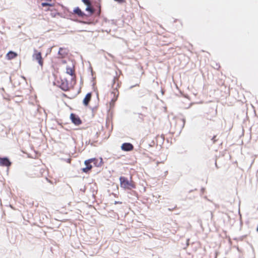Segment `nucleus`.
Returning <instances> with one entry per match:
<instances>
[{
    "label": "nucleus",
    "mask_w": 258,
    "mask_h": 258,
    "mask_svg": "<svg viewBox=\"0 0 258 258\" xmlns=\"http://www.w3.org/2000/svg\"><path fill=\"white\" fill-rule=\"evenodd\" d=\"M119 181L120 187L125 189L131 190L136 187L135 182L133 180H128L125 177L121 176L119 178Z\"/></svg>",
    "instance_id": "nucleus-1"
},
{
    "label": "nucleus",
    "mask_w": 258,
    "mask_h": 258,
    "mask_svg": "<svg viewBox=\"0 0 258 258\" xmlns=\"http://www.w3.org/2000/svg\"><path fill=\"white\" fill-rule=\"evenodd\" d=\"M62 62L67 64L66 67V73L72 76H75V64L74 62L71 60H63Z\"/></svg>",
    "instance_id": "nucleus-2"
},
{
    "label": "nucleus",
    "mask_w": 258,
    "mask_h": 258,
    "mask_svg": "<svg viewBox=\"0 0 258 258\" xmlns=\"http://www.w3.org/2000/svg\"><path fill=\"white\" fill-rule=\"evenodd\" d=\"M33 59L37 61L39 66L42 68L43 66V59L42 57L41 52L37 51L36 49L34 50V53L32 55Z\"/></svg>",
    "instance_id": "nucleus-3"
},
{
    "label": "nucleus",
    "mask_w": 258,
    "mask_h": 258,
    "mask_svg": "<svg viewBox=\"0 0 258 258\" xmlns=\"http://www.w3.org/2000/svg\"><path fill=\"white\" fill-rule=\"evenodd\" d=\"M84 163L86 167L85 168H83L82 169V170L83 172L88 173L92 168V166L91 164L92 163L91 160L90 159L85 161Z\"/></svg>",
    "instance_id": "nucleus-4"
},
{
    "label": "nucleus",
    "mask_w": 258,
    "mask_h": 258,
    "mask_svg": "<svg viewBox=\"0 0 258 258\" xmlns=\"http://www.w3.org/2000/svg\"><path fill=\"white\" fill-rule=\"evenodd\" d=\"M70 118L72 121L76 125H80L82 122L79 117L74 113L71 114Z\"/></svg>",
    "instance_id": "nucleus-5"
},
{
    "label": "nucleus",
    "mask_w": 258,
    "mask_h": 258,
    "mask_svg": "<svg viewBox=\"0 0 258 258\" xmlns=\"http://www.w3.org/2000/svg\"><path fill=\"white\" fill-rule=\"evenodd\" d=\"M121 148L123 151H131L134 149L133 145L129 143H123L121 146Z\"/></svg>",
    "instance_id": "nucleus-6"
},
{
    "label": "nucleus",
    "mask_w": 258,
    "mask_h": 258,
    "mask_svg": "<svg viewBox=\"0 0 258 258\" xmlns=\"http://www.w3.org/2000/svg\"><path fill=\"white\" fill-rule=\"evenodd\" d=\"M11 165V162L8 158L0 157V166L9 167Z\"/></svg>",
    "instance_id": "nucleus-7"
},
{
    "label": "nucleus",
    "mask_w": 258,
    "mask_h": 258,
    "mask_svg": "<svg viewBox=\"0 0 258 258\" xmlns=\"http://www.w3.org/2000/svg\"><path fill=\"white\" fill-rule=\"evenodd\" d=\"M217 112L215 111H209L207 113L206 119L211 121H214L216 117Z\"/></svg>",
    "instance_id": "nucleus-8"
},
{
    "label": "nucleus",
    "mask_w": 258,
    "mask_h": 258,
    "mask_svg": "<svg viewBox=\"0 0 258 258\" xmlns=\"http://www.w3.org/2000/svg\"><path fill=\"white\" fill-rule=\"evenodd\" d=\"M91 162L93 163L94 165L96 167H100L102 166V159L101 158L99 159L97 158H91Z\"/></svg>",
    "instance_id": "nucleus-9"
},
{
    "label": "nucleus",
    "mask_w": 258,
    "mask_h": 258,
    "mask_svg": "<svg viewBox=\"0 0 258 258\" xmlns=\"http://www.w3.org/2000/svg\"><path fill=\"white\" fill-rule=\"evenodd\" d=\"M18 56V54L17 53L10 51H9L7 54H6V58L8 60H11L12 59L15 58Z\"/></svg>",
    "instance_id": "nucleus-10"
},
{
    "label": "nucleus",
    "mask_w": 258,
    "mask_h": 258,
    "mask_svg": "<svg viewBox=\"0 0 258 258\" xmlns=\"http://www.w3.org/2000/svg\"><path fill=\"white\" fill-rule=\"evenodd\" d=\"M92 94L91 93H88L86 95L85 97L83 100V104L85 106H87L91 99Z\"/></svg>",
    "instance_id": "nucleus-11"
},
{
    "label": "nucleus",
    "mask_w": 258,
    "mask_h": 258,
    "mask_svg": "<svg viewBox=\"0 0 258 258\" xmlns=\"http://www.w3.org/2000/svg\"><path fill=\"white\" fill-rule=\"evenodd\" d=\"M73 13L76 14L77 15L81 17H83L85 15V14L81 11V10L79 7L76 8L74 10Z\"/></svg>",
    "instance_id": "nucleus-12"
},
{
    "label": "nucleus",
    "mask_w": 258,
    "mask_h": 258,
    "mask_svg": "<svg viewBox=\"0 0 258 258\" xmlns=\"http://www.w3.org/2000/svg\"><path fill=\"white\" fill-rule=\"evenodd\" d=\"M111 94H113V97L112 99L111 102L114 103L117 99V97L119 94L118 90L116 88L114 89L112 92Z\"/></svg>",
    "instance_id": "nucleus-13"
},
{
    "label": "nucleus",
    "mask_w": 258,
    "mask_h": 258,
    "mask_svg": "<svg viewBox=\"0 0 258 258\" xmlns=\"http://www.w3.org/2000/svg\"><path fill=\"white\" fill-rule=\"evenodd\" d=\"M86 11H89L90 14H92L94 12L93 9L91 8V6H88L86 9Z\"/></svg>",
    "instance_id": "nucleus-14"
},
{
    "label": "nucleus",
    "mask_w": 258,
    "mask_h": 258,
    "mask_svg": "<svg viewBox=\"0 0 258 258\" xmlns=\"http://www.w3.org/2000/svg\"><path fill=\"white\" fill-rule=\"evenodd\" d=\"M113 81H114V83L115 84V82L117 81V87H120V85L121 84V82H119V79L118 78L116 77V78H114V80H113Z\"/></svg>",
    "instance_id": "nucleus-15"
},
{
    "label": "nucleus",
    "mask_w": 258,
    "mask_h": 258,
    "mask_svg": "<svg viewBox=\"0 0 258 258\" xmlns=\"http://www.w3.org/2000/svg\"><path fill=\"white\" fill-rule=\"evenodd\" d=\"M83 2L87 5V6H91V3L89 1V0H82Z\"/></svg>",
    "instance_id": "nucleus-16"
},
{
    "label": "nucleus",
    "mask_w": 258,
    "mask_h": 258,
    "mask_svg": "<svg viewBox=\"0 0 258 258\" xmlns=\"http://www.w3.org/2000/svg\"><path fill=\"white\" fill-rule=\"evenodd\" d=\"M41 5L42 7H45V6H53V5L49 4V3H42L41 4Z\"/></svg>",
    "instance_id": "nucleus-17"
},
{
    "label": "nucleus",
    "mask_w": 258,
    "mask_h": 258,
    "mask_svg": "<svg viewBox=\"0 0 258 258\" xmlns=\"http://www.w3.org/2000/svg\"><path fill=\"white\" fill-rule=\"evenodd\" d=\"M212 140L213 141V143H215L217 140L216 139V136H214Z\"/></svg>",
    "instance_id": "nucleus-18"
},
{
    "label": "nucleus",
    "mask_w": 258,
    "mask_h": 258,
    "mask_svg": "<svg viewBox=\"0 0 258 258\" xmlns=\"http://www.w3.org/2000/svg\"><path fill=\"white\" fill-rule=\"evenodd\" d=\"M115 2H117L119 3H122L125 2L124 0H114Z\"/></svg>",
    "instance_id": "nucleus-19"
},
{
    "label": "nucleus",
    "mask_w": 258,
    "mask_h": 258,
    "mask_svg": "<svg viewBox=\"0 0 258 258\" xmlns=\"http://www.w3.org/2000/svg\"><path fill=\"white\" fill-rule=\"evenodd\" d=\"M63 50V49L62 48H60L59 49V51H58L59 54H61V51H62Z\"/></svg>",
    "instance_id": "nucleus-20"
},
{
    "label": "nucleus",
    "mask_w": 258,
    "mask_h": 258,
    "mask_svg": "<svg viewBox=\"0 0 258 258\" xmlns=\"http://www.w3.org/2000/svg\"><path fill=\"white\" fill-rule=\"evenodd\" d=\"M121 204V202H117V201H115V202H114V204Z\"/></svg>",
    "instance_id": "nucleus-21"
},
{
    "label": "nucleus",
    "mask_w": 258,
    "mask_h": 258,
    "mask_svg": "<svg viewBox=\"0 0 258 258\" xmlns=\"http://www.w3.org/2000/svg\"><path fill=\"white\" fill-rule=\"evenodd\" d=\"M46 11H51V10L49 9H47Z\"/></svg>",
    "instance_id": "nucleus-22"
}]
</instances>
